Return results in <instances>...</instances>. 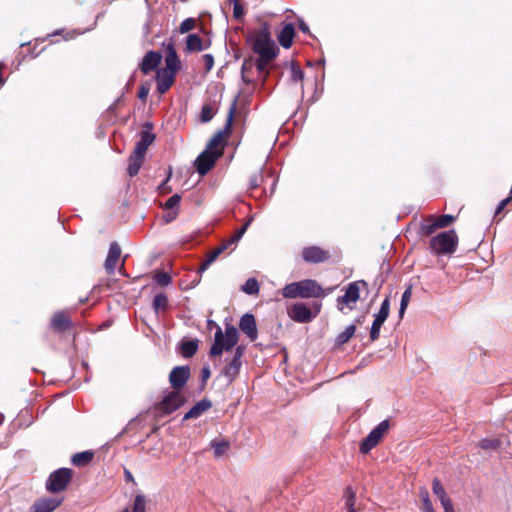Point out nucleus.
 I'll return each instance as SVG.
<instances>
[{"mask_svg": "<svg viewBox=\"0 0 512 512\" xmlns=\"http://www.w3.org/2000/svg\"><path fill=\"white\" fill-rule=\"evenodd\" d=\"M93 452L91 451H83L76 453L72 456L71 462L78 467H82L87 465L93 459Z\"/></svg>", "mask_w": 512, "mask_h": 512, "instance_id": "nucleus-29", "label": "nucleus"}, {"mask_svg": "<svg viewBox=\"0 0 512 512\" xmlns=\"http://www.w3.org/2000/svg\"><path fill=\"white\" fill-rule=\"evenodd\" d=\"M388 428L389 423L387 420H383L382 422H380L375 428L371 430L367 437L362 441L360 451L366 454L371 449H373L379 443L380 439L383 437Z\"/></svg>", "mask_w": 512, "mask_h": 512, "instance_id": "nucleus-8", "label": "nucleus"}, {"mask_svg": "<svg viewBox=\"0 0 512 512\" xmlns=\"http://www.w3.org/2000/svg\"><path fill=\"white\" fill-rule=\"evenodd\" d=\"M122 512H132L129 508H125Z\"/></svg>", "mask_w": 512, "mask_h": 512, "instance_id": "nucleus-63", "label": "nucleus"}, {"mask_svg": "<svg viewBox=\"0 0 512 512\" xmlns=\"http://www.w3.org/2000/svg\"><path fill=\"white\" fill-rule=\"evenodd\" d=\"M165 64L166 68L163 71L171 72L174 75L180 67V62L173 46L168 47V53L165 58Z\"/></svg>", "mask_w": 512, "mask_h": 512, "instance_id": "nucleus-25", "label": "nucleus"}, {"mask_svg": "<svg viewBox=\"0 0 512 512\" xmlns=\"http://www.w3.org/2000/svg\"><path fill=\"white\" fill-rule=\"evenodd\" d=\"M251 220L247 221L232 237H230L228 240L233 245L237 244L239 240L242 238L244 233L246 232L248 226L250 225Z\"/></svg>", "mask_w": 512, "mask_h": 512, "instance_id": "nucleus-47", "label": "nucleus"}, {"mask_svg": "<svg viewBox=\"0 0 512 512\" xmlns=\"http://www.w3.org/2000/svg\"><path fill=\"white\" fill-rule=\"evenodd\" d=\"M264 177L262 170L257 171L256 173L252 174L249 178V189L254 190L260 186V184L263 182Z\"/></svg>", "mask_w": 512, "mask_h": 512, "instance_id": "nucleus-41", "label": "nucleus"}, {"mask_svg": "<svg viewBox=\"0 0 512 512\" xmlns=\"http://www.w3.org/2000/svg\"><path fill=\"white\" fill-rule=\"evenodd\" d=\"M168 306V298L165 294L159 293L154 296L153 308L156 312L165 310Z\"/></svg>", "mask_w": 512, "mask_h": 512, "instance_id": "nucleus-35", "label": "nucleus"}, {"mask_svg": "<svg viewBox=\"0 0 512 512\" xmlns=\"http://www.w3.org/2000/svg\"><path fill=\"white\" fill-rule=\"evenodd\" d=\"M185 403L184 395L179 391L168 392L158 403L157 410L164 414H171Z\"/></svg>", "mask_w": 512, "mask_h": 512, "instance_id": "nucleus-7", "label": "nucleus"}, {"mask_svg": "<svg viewBox=\"0 0 512 512\" xmlns=\"http://www.w3.org/2000/svg\"><path fill=\"white\" fill-rule=\"evenodd\" d=\"M179 214V211L178 210H167L163 216H162V219L165 223H171L172 221H174L177 216Z\"/></svg>", "mask_w": 512, "mask_h": 512, "instance_id": "nucleus-51", "label": "nucleus"}, {"mask_svg": "<svg viewBox=\"0 0 512 512\" xmlns=\"http://www.w3.org/2000/svg\"><path fill=\"white\" fill-rule=\"evenodd\" d=\"M186 49L192 51H202L203 47L202 39L197 34H189L186 39Z\"/></svg>", "mask_w": 512, "mask_h": 512, "instance_id": "nucleus-30", "label": "nucleus"}, {"mask_svg": "<svg viewBox=\"0 0 512 512\" xmlns=\"http://www.w3.org/2000/svg\"><path fill=\"white\" fill-rule=\"evenodd\" d=\"M235 109H236V104L234 102L232 104V106L230 107V109H229L225 130H228L229 127L231 126V123H232V120H233V116H234V113H235Z\"/></svg>", "mask_w": 512, "mask_h": 512, "instance_id": "nucleus-54", "label": "nucleus"}, {"mask_svg": "<svg viewBox=\"0 0 512 512\" xmlns=\"http://www.w3.org/2000/svg\"><path fill=\"white\" fill-rule=\"evenodd\" d=\"M238 340V330L235 326L227 324L225 331L218 327L214 335V342L210 348V355L221 356L224 351H229L235 347Z\"/></svg>", "mask_w": 512, "mask_h": 512, "instance_id": "nucleus-3", "label": "nucleus"}, {"mask_svg": "<svg viewBox=\"0 0 512 512\" xmlns=\"http://www.w3.org/2000/svg\"><path fill=\"white\" fill-rule=\"evenodd\" d=\"M195 26V20L192 19V18H187L185 19L181 24H180V32L181 33H186V32H189L190 30H192Z\"/></svg>", "mask_w": 512, "mask_h": 512, "instance_id": "nucleus-50", "label": "nucleus"}, {"mask_svg": "<svg viewBox=\"0 0 512 512\" xmlns=\"http://www.w3.org/2000/svg\"><path fill=\"white\" fill-rule=\"evenodd\" d=\"M144 160V155L136 154L135 152H132L130 158H129V165H128V174L133 177L138 174L141 165Z\"/></svg>", "mask_w": 512, "mask_h": 512, "instance_id": "nucleus-26", "label": "nucleus"}, {"mask_svg": "<svg viewBox=\"0 0 512 512\" xmlns=\"http://www.w3.org/2000/svg\"><path fill=\"white\" fill-rule=\"evenodd\" d=\"M384 324V321L374 318V321L372 323L371 329H370V339L371 341H376L380 336V330L382 325Z\"/></svg>", "mask_w": 512, "mask_h": 512, "instance_id": "nucleus-40", "label": "nucleus"}, {"mask_svg": "<svg viewBox=\"0 0 512 512\" xmlns=\"http://www.w3.org/2000/svg\"><path fill=\"white\" fill-rule=\"evenodd\" d=\"M210 445L214 450V455L216 458L224 455L229 448V442L227 441H212Z\"/></svg>", "mask_w": 512, "mask_h": 512, "instance_id": "nucleus-34", "label": "nucleus"}, {"mask_svg": "<svg viewBox=\"0 0 512 512\" xmlns=\"http://www.w3.org/2000/svg\"><path fill=\"white\" fill-rule=\"evenodd\" d=\"M344 509L346 512L357 510L355 507L356 493L351 487H347L343 493Z\"/></svg>", "mask_w": 512, "mask_h": 512, "instance_id": "nucleus-28", "label": "nucleus"}, {"mask_svg": "<svg viewBox=\"0 0 512 512\" xmlns=\"http://www.w3.org/2000/svg\"><path fill=\"white\" fill-rule=\"evenodd\" d=\"M440 503L444 509V512H455L450 498L444 499V501H442Z\"/></svg>", "mask_w": 512, "mask_h": 512, "instance_id": "nucleus-56", "label": "nucleus"}, {"mask_svg": "<svg viewBox=\"0 0 512 512\" xmlns=\"http://www.w3.org/2000/svg\"><path fill=\"white\" fill-rule=\"evenodd\" d=\"M175 75L171 72L158 71L157 72V91L164 94L172 86Z\"/></svg>", "mask_w": 512, "mask_h": 512, "instance_id": "nucleus-22", "label": "nucleus"}, {"mask_svg": "<svg viewBox=\"0 0 512 512\" xmlns=\"http://www.w3.org/2000/svg\"><path fill=\"white\" fill-rule=\"evenodd\" d=\"M239 329L246 334L250 341H255L258 337L256 319L253 314L245 313L239 321Z\"/></svg>", "mask_w": 512, "mask_h": 512, "instance_id": "nucleus-12", "label": "nucleus"}, {"mask_svg": "<svg viewBox=\"0 0 512 512\" xmlns=\"http://www.w3.org/2000/svg\"><path fill=\"white\" fill-rule=\"evenodd\" d=\"M512 197L509 196L503 200H501L495 210V215H498L511 201Z\"/></svg>", "mask_w": 512, "mask_h": 512, "instance_id": "nucleus-55", "label": "nucleus"}, {"mask_svg": "<svg viewBox=\"0 0 512 512\" xmlns=\"http://www.w3.org/2000/svg\"><path fill=\"white\" fill-rule=\"evenodd\" d=\"M298 26H299V29L304 32V33H308L309 32V27L308 25L304 22L303 19H299L298 21Z\"/></svg>", "mask_w": 512, "mask_h": 512, "instance_id": "nucleus-58", "label": "nucleus"}, {"mask_svg": "<svg viewBox=\"0 0 512 512\" xmlns=\"http://www.w3.org/2000/svg\"><path fill=\"white\" fill-rule=\"evenodd\" d=\"M72 479V470L69 468H59L53 471L46 480V489L51 493L64 491Z\"/></svg>", "mask_w": 512, "mask_h": 512, "instance_id": "nucleus-5", "label": "nucleus"}, {"mask_svg": "<svg viewBox=\"0 0 512 512\" xmlns=\"http://www.w3.org/2000/svg\"><path fill=\"white\" fill-rule=\"evenodd\" d=\"M455 217L449 214L441 215L437 218H429L426 223L422 226L424 234L430 235L438 228H444L449 226L455 221Z\"/></svg>", "mask_w": 512, "mask_h": 512, "instance_id": "nucleus-10", "label": "nucleus"}, {"mask_svg": "<svg viewBox=\"0 0 512 512\" xmlns=\"http://www.w3.org/2000/svg\"><path fill=\"white\" fill-rule=\"evenodd\" d=\"M483 450H496L500 446V440L497 438H485L479 442Z\"/></svg>", "mask_w": 512, "mask_h": 512, "instance_id": "nucleus-39", "label": "nucleus"}, {"mask_svg": "<svg viewBox=\"0 0 512 512\" xmlns=\"http://www.w3.org/2000/svg\"><path fill=\"white\" fill-rule=\"evenodd\" d=\"M214 116L213 108L210 105H204L201 110V121L203 123L209 122Z\"/></svg>", "mask_w": 512, "mask_h": 512, "instance_id": "nucleus-48", "label": "nucleus"}, {"mask_svg": "<svg viewBox=\"0 0 512 512\" xmlns=\"http://www.w3.org/2000/svg\"><path fill=\"white\" fill-rule=\"evenodd\" d=\"M411 296H412V286H408L405 291L403 292L402 294V298H401V302H400V307H399V316L400 318L403 317L406 309H407V306H408V303L411 299Z\"/></svg>", "mask_w": 512, "mask_h": 512, "instance_id": "nucleus-33", "label": "nucleus"}, {"mask_svg": "<svg viewBox=\"0 0 512 512\" xmlns=\"http://www.w3.org/2000/svg\"><path fill=\"white\" fill-rule=\"evenodd\" d=\"M155 140V134L152 132V128L149 124L140 132V140L136 143L133 152L139 155L146 154L148 147Z\"/></svg>", "mask_w": 512, "mask_h": 512, "instance_id": "nucleus-14", "label": "nucleus"}, {"mask_svg": "<svg viewBox=\"0 0 512 512\" xmlns=\"http://www.w3.org/2000/svg\"><path fill=\"white\" fill-rule=\"evenodd\" d=\"M222 155V150L205 149L195 160V167L200 175L208 173Z\"/></svg>", "mask_w": 512, "mask_h": 512, "instance_id": "nucleus-6", "label": "nucleus"}, {"mask_svg": "<svg viewBox=\"0 0 512 512\" xmlns=\"http://www.w3.org/2000/svg\"><path fill=\"white\" fill-rule=\"evenodd\" d=\"M295 36V28L292 23L286 24L278 35V41L283 48H290Z\"/></svg>", "mask_w": 512, "mask_h": 512, "instance_id": "nucleus-23", "label": "nucleus"}, {"mask_svg": "<svg viewBox=\"0 0 512 512\" xmlns=\"http://www.w3.org/2000/svg\"><path fill=\"white\" fill-rule=\"evenodd\" d=\"M202 59H203V62H204V66H205V70L206 72H209L213 66H214V57L212 54H204L202 56Z\"/></svg>", "mask_w": 512, "mask_h": 512, "instance_id": "nucleus-52", "label": "nucleus"}, {"mask_svg": "<svg viewBox=\"0 0 512 512\" xmlns=\"http://www.w3.org/2000/svg\"><path fill=\"white\" fill-rule=\"evenodd\" d=\"M329 252L318 247L309 246L302 250V257L309 263H321L329 259Z\"/></svg>", "mask_w": 512, "mask_h": 512, "instance_id": "nucleus-13", "label": "nucleus"}, {"mask_svg": "<svg viewBox=\"0 0 512 512\" xmlns=\"http://www.w3.org/2000/svg\"><path fill=\"white\" fill-rule=\"evenodd\" d=\"M421 499L423 502V512H436L433 508L432 502L429 497V493L427 490H423L421 492Z\"/></svg>", "mask_w": 512, "mask_h": 512, "instance_id": "nucleus-45", "label": "nucleus"}, {"mask_svg": "<svg viewBox=\"0 0 512 512\" xmlns=\"http://www.w3.org/2000/svg\"><path fill=\"white\" fill-rule=\"evenodd\" d=\"M288 315L294 321L299 322V323H307V322L311 321V319L313 317L311 310L303 303H298V304L292 305L288 309Z\"/></svg>", "mask_w": 512, "mask_h": 512, "instance_id": "nucleus-15", "label": "nucleus"}, {"mask_svg": "<svg viewBox=\"0 0 512 512\" xmlns=\"http://www.w3.org/2000/svg\"><path fill=\"white\" fill-rule=\"evenodd\" d=\"M121 255V248L117 242H112L109 246L108 255L106 257L104 267L108 274H114L117 263Z\"/></svg>", "mask_w": 512, "mask_h": 512, "instance_id": "nucleus-17", "label": "nucleus"}, {"mask_svg": "<svg viewBox=\"0 0 512 512\" xmlns=\"http://www.w3.org/2000/svg\"><path fill=\"white\" fill-rule=\"evenodd\" d=\"M233 244L230 243L229 240H225L224 242H222L219 246H217L216 248H214L213 250L210 251V253L208 254L207 256V259L201 264V266L199 267L198 269V272L199 273H202L204 271H206L209 266L215 262L217 260V258L225 251L227 250L228 248H230Z\"/></svg>", "mask_w": 512, "mask_h": 512, "instance_id": "nucleus-18", "label": "nucleus"}, {"mask_svg": "<svg viewBox=\"0 0 512 512\" xmlns=\"http://www.w3.org/2000/svg\"><path fill=\"white\" fill-rule=\"evenodd\" d=\"M432 490L433 493L439 498L440 502L444 501V499L449 498L443 485L441 484L438 478L433 479Z\"/></svg>", "mask_w": 512, "mask_h": 512, "instance_id": "nucleus-36", "label": "nucleus"}, {"mask_svg": "<svg viewBox=\"0 0 512 512\" xmlns=\"http://www.w3.org/2000/svg\"><path fill=\"white\" fill-rule=\"evenodd\" d=\"M360 285L367 286V283L364 280L355 281L348 284L345 294L338 298V306L341 303H345L346 305L355 304L360 297Z\"/></svg>", "mask_w": 512, "mask_h": 512, "instance_id": "nucleus-11", "label": "nucleus"}, {"mask_svg": "<svg viewBox=\"0 0 512 512\" xmlns=\"http://www.w3.org/2000/svg\"><path fill=\"white\" fill-rule=\"evenodd\" d=\"M209 376H210V370H209V368L204 367V368L202 369V377H203V379H207V378H209Z\"/></svg>", "mask_w": 512, "mask_h": 512, "instance_id": "nucleus-61", "label": "nucleus"}, {"mask_svg": "<svg viewBox=\"0 0 512 512\" xmlns=\"http://www.w3.org/2000/svg\"><path fill=\"white\" fill-rule=\"evenodd\" d=\"M211 406L212 404L210 400L202 399L185 413L183 420L196 419L200 417L205 411L210 409Z\"/></svg>", "mask_w": 512, "mask_h": 512, "instance_id": "nucleus-21", "label": "nucleus"}, {"mask_svg": "<svg viewBox=\"0 0 512 512\" xmlns=\"http://www.w3.org/2000/svg\"><path fill=\"white\" fill-rule=\"evenodd\" d=\"M233 4V16L241 19L244 16L243 0H229Z\"/></svg>", "mask_w": 512, "mask_h": 512, "instance_id": "nucleus-42", "label": "nucleus"}, {"mask_svg": "<svg viewBox=\"0 0 512 512\" xmlns=\"http://www.w3.org/2000/svg\"><path fill=\"white\" fill-rule=\"evenodd\" d=\"M161 54L158 52L150 51L148 52L140 65L141 71L144 74H148L152 70L156 69L161 61Z\"/></svg>", "mask_w": 512, "mask_h": 512, "instance_id": "nucleus-20", "label": "nucleus"}, {"mask_svg": "<svg viewBox=\"0 0 512 512\" xmlns=\"http://www.w3.org/2000/svg\"><path fill=\"white\" fill-rule=\"evenodd\" d=\"M190 377V369L188 366L174 367L169 374V382L175 391L184 387Z\"/></svg>", "mask_w": 512, "mask_h": 512, "instance_id": "nucleus-9", "label": "nucleus"}, {"mask_svg": "<svg viewBox=\"0 0 512 512\" xmlns=\"http://www.w3.org/2000/svg\"><path fill=\"white\" fill-rule=\"evenodd\" d=\"M245 68H246V63H243L242 65V79L244 82L246 83H250V79L247 78V76L245 75Z\"/></svg>", "mask_w": 512, "mask_h": 512, "instance_id": "nucleus-60", "label": "nucleus"}, {"mask_svg": "<svg viewBox=\"0 0 512 512\" xmlns=\"http://www.w3.org/2000/svg\"><path fill=\"white\" fill-rule=\"evenodd\" d=\"M241 290L248 295H256L259 293V283L255 278H249L241 287Z\"/></svg>", "mask_w": 512, "mask_h": 512, "instance_id": "nucleus-32", "label": "nucleus"}, {"mask_svg": "<svg viewBox=\"0 0 512 512\" xmlns=\"http://www.w3.org/2000/svg\"><path fill=\"white\" fill-rule=\"evenodd\" d=\"M51 326L57 331H66L71 327L69 317L62 311L56 312L51 319Z\"/></svg>", "mask_w": 512, "mask_h": 512, "instance_id": "nucleus-24", "label": "nucleus"}, {"mask_svg": "<svg viewBox=\"0 0 512 512\" xmlns=\"http://www.w3.org/2000/svg\"><path fill=\"white\" fill-rule=\"evenodd\" d=\"M458 236L454 229L444 231L430 240V247L437 255H450L456 251Z\"/></svg>", "mask_w": 512, "mask_h": 512, "instance_id": "nucleus-4", "label": "nucleus"}, {"mask_svg": "<svg viewBox=\"0 0 512 512\" xmlns=\"http://www.w3.org/2000/svg\"><path fill=\"white\" fill-rule=\"evenodd\" d=\"M62 503V499L56 497L41 498L34 502L30 512H53Z\"/></svg>", "mask_w": 512, "mask_h": 512, "instance_id": "nucleus-16", "label": "nucleus"}, {"mask_svg": "<svg viewBox=\"0 0 512 512\" xmlns=\"http://www.w3.org/2000/svg\"><path fill=\"white\" fill-rule=\"evenodd\" d=\"M304 78L302 69L297 64L291 65V80L294 82H301Z\"/></svg>", "mask_w": 512, "mask_h": 512, "instance_id": "nucleus-46", "label": "nucleus"}, {"mask_svg": "<svg viewBox=\"0 0 512 512\" xmlns=\"http://www.w3.org/2000/svg\"><path fill=\"white\" fill-rule=\"evenodd\" d=\"M198 350V340H187L180 344V352L184 358L192 357Z\"/></svg>", "mask_w": 512, "mask_h": 512, "instance_id": "nucleus-27", "label": "nucleus"}, {"mask_svg": "<svg viewBox=\"0 0 512 512\" xmlns=\"http://www.w3.org/2000/svg\"><path fill=\"white\" fill-rule=\"evenodd\" d=\"M82 33H84V31H79V32L73 31L71 34L66 36L65 39H72L75 35H81Z\"/></svg>", "mask_w": 512, "mask_h": 512, "instance_id": "nucleus-62", "label": "nucleus"}, {"mask_svg": "<svg viewBox=\"0 0 512 512\" xmlns=\"http://www.w3.org/2000/svg\"><path fill=\"white\" fill-rule=\"evenodd\" d=\"M124 261H125V259H124V260L122 261V263H121V268H120V270H122V269H123Z\"/></svg>", "mask_w": 512, "mask_h": 512, "instance_id": "nucleus-64", "label": "nucleus"}, {"mask_svg": "<svg viewBox=\"0 0 512 512\" xmlns=\"http://www.w3.org/2000/svg\"><path fill=\"white\" fill-rule=\"evenodd\" d=\"M282 295L284 298H311V297H323L324 291L315 280L306 279L299 282H293L287 284L282 289Z\"/></svg>", "mask_w": 512, "mask_h": 512, "instance_id": "nucleus-2", "label": "nucleus"}, {"mask_svg": "<svg viewBox=\"0 0 512 512\" xmlns=\"http://www.w3.org/2000/svg\"><path fill=\"white\" fill-rule=\"evenodd\" d=\"M241 366L242 361H237V359H231L226 363L221 370V375L225 377L227 384H231L237 378Z\"/></svg>", "mask_w": 512, "mask_h": 512, "instance_id": "nucleus-19", "label": "nucleus"}, {"mask_svg": "<svg viewBox=\"0 0 512 512\" xmlns=\"http://www.w3.org/2000/svg\"><path fill=\"white\" fill-rule=\"evenodd\" d=\"M389 312H390V299H389V297H386L383 300L378 313L375 314V317L385 322L389 316Z\"/></svg>", "mask_w": 512, "mask_h": 512, "instance_id": "nucleus-37", "label": "nucleus"}, {"mask_svg": "<svg viewBox=\"0 0 512 512\" xmlns=\"http://www.w3.org/2000/svg\"><path fill=\"white\" fill-rule=\"evenodd\" d=\"M153 279L158 285L161 286H168L171 283V277L166 272H157Z\"/></svg>", "mask_w": 512, "mask_h": 512, "instance_id": "nucleus-44", "label": "nucleus"}, {"mask_svg": "<svg viewBox=\"0 0 512 512\" xmlns=\"http://www.w3.org/2000/svg\"><path fill=\"white\" fill-rule=\"evenodd\" d=\"M181 201V195L180 194H174L172 195L163 205L162 208L165 210H178L179 211V204Z\"/></svg>", "mask_w": 512, "mask_h": 512, "instance_id": "nucleus-38", "label": "nucleus"}, {"mask_svg": "<svg viewBox=\"0 0 512 512\" xmlns=\"http://www.w3.org/2000/svg\"><path fill=\"white\" fill-rule=\"evenodd\" d=\"M146 509V500L145 497L141 494H138L135 497L134 504L132 507V512H145Z\"/></svg>", "mask_w": 512, "mask_h": 512, "instance_id": "nucleus-43", "label": "nucleus"}, {"mask_svg": "<svg viewBox=\"0 0 512 512\" xmlns=\"http://www.w3.org/2000/svg\"><path fill=\"white\" fill-rule=\"evenodd\" d=\"M244 352H245V346H243V345L236 346V348L233 352L232 359H237V361H242L241 359L244 355Z\"/></svg>", "mask_w": 512, "mask_h": 512, "instance_id": "nucleus-53", "label": "nucleus"}, {"mask_svg": "<svg viewBox=\"0 0 512 512\" xmlns=\"http://www.w3.org/2000/svg\"><path fill=\"white\" fill-rule=\"evenodd\" d=\"M249 42L253 51L259 55V58L256 61V67L257 70L261 72L275 58V44L269 33L264 30L253 32L249 36Z\"/></svg>", "mask_w": 512, "mask_h": 512, "instance_id": "nucleus-1", "label": "nucleus"}, {"mask_svg": "<svg viewBox=\"0 0 512 512\" xmlns=\"http://www.w3.org/2000/svg\"><path fill=\"white\" fill-rule=\"evenodd\" d=\"M124 476H125V480L127 482H133L134 483V477H133L132 473L129 470H127V469L124 470Z\"/></svg>", "mask_w": 512, "mask_h": 512, "instance_id": "nucleus-59", "label": "nucleus"}, {"mask_svg": "<svg viewBox=\"0 0 512 512\" xmlns=\"http://www.w3.org/2000/svg\"><path fill=\"white\" fill-rule=\"evenodd\" d=\"M222 134H223V131H219L217 134H215L209 141L206 149H210V150H220L218 148V146L220 145L221 141H222Z\"/></svg>", "mask_w": 512, "mask_h": 512, "instance_id": "nucleus-49", "label": "nucleus"}, {"mask_svg": "<svg viewBox=\"0 0 512 512\" xmlns=\"http://www.w3.org/2000/svg\"><path fill=\"white\" fill-rule=\"evenodd\" d=\"M149 94V87L142 85L138 91V98L145 101Z\"/></svg>", "mask_w": 512, "mask_h": 512, "instance_id": "nucleus-57", "label": "nucleus"}, {"mask_svg": "<svg viewBox=\"0 0 512 512\" xmlns=\"http://www.w3.org/2000/svg\"><path fill=\"white\" fill-rule=\"evenodd\" d=\"M355 331H356V326L354 324L348 325L344 329V331H342L341 333H339L337 335L336 343L338 345H342V344L347 343L352 338V336L355 334Z\"/></svg>", "mask_w": 512, "mask_h": 512, "instance_id": "nucleus-31", "label": "nucleus"}]
</instances>
